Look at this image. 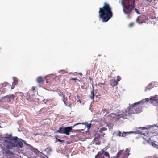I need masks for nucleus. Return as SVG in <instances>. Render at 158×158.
I'll use <instances>...</instances> for the list:
<instances>
[{"label":"nucleus","mask_w":158,"mask_h":158,"mask_svg":"<svg viewBox=\"0 0 158 158\" xmlns=\"http://www.w3.org/2000/svg\"><path fill=\"white\" fill-rule=\"evenodd\" d=\"M121 4L123 7V11L125 14H130L134 10L135 4L134 1L129 3H124L123 2H122Z\"/></svg>","instance_id":"20e7f679"},{"label":"nucleus","mask_w":158,"mask_h":158,"mask_svg":"<svg viewBox=\"0 0 158 158\" xmlns=\"http://www.w3.org/2000/svg\"><path fill=\"white\" fill-rule=\"evenodd\" d=\"M81 87V89H83L86 90V89L85 84H84L83 85H82Z\"/></svg>","instance_id":"4be33fe9"},{"label":"nucleus","mask_w":158,"mask_h":158,"mask_svg":"<svg viewBox=\"0 0 158 158\" xmlns=\"http://www.w3.org/2000/svg\"><path fill=\"white\" fill-rule=\"evenodd\" d=\"M91 95H90V97L93 100L94 99V89L91 91Z\"/></svg>","instance_id":"dca6fc26"},{"label":"nucleus","mask_w":158,"mask_h":158,"mask_svg":"<svg viewBox=\"0 0 158 158\" xmlns=\"http://www.w3.org/2000/svg\"><path fill=\"white\" fill-rule=\"evenodd\" d=\"M56 140L59 142H62V141L64 142V140H61L60 139H59L58 138H57L56 139Z\"/></svg>","instance_id":"c756f323"},{"label":"nucleus","mask_w":158,"mask_h":158,"mask_svg":"<svg viewBox=\"0 0 158 158\" xmlns=\"http://www.w3.org/2000/svg\"><path fill=\"white\" fill-rule=\"evenodd\" d=\"M121 79V78L120 76H118L117 77V79L116 80L112 79L110 80V85L114 87L116 86L119 81Z\"/></svg>","instance_id":"423d86ee"},{"label":"nucleus","mask_w":158,"mask_h":158,"mask_svg":"<svg viewBox=\"0 0 158 158\" xmlns=\"http://www.w3.org/2000/svg\"><path fill=\"white\" fill-rule=\"evenodd\" d=\"M36 81L38 84V86L40 87L43 85L44 82V81L43 79L41 76L38 77L36 79Z\"/></svg>","instance_id":"6e6552de"},{"label":"nucleus","mask_w":158,"mask_h":158,"mask_svg":"<svg viewBox=\"0 0 158 158\" xmlns=\"http://www.w3.org/2000/svg\"><path fill=\"white\" fill-rule=\"evenodd\" d=\"M77 97L78 99L77 100V102H79L80 103H81V102L80 99V97L78 95H77Z\"/></svg>","instance_id":"b1692460"},{"label":"nucleus","mask_w":158,"mask_h":158,"mask_svg":"<svg viewBox=\"0 0 158 158\" xmlns=\"http://www.w3.org/2000/svg\"><path fill=\"white\" fill-rule=\"evenodd\" d=\"M6 102L5 96L2 97L0 99V103Z\"/></svg>","instance_id":"2eb2a0df"},{"label":"nucleus","mask_w":158,"mask_h":158,"mask_svg":"<svg viewBox=\"0 0 158 158\" xmlns=\"http://www.w3.org/2000/svg\"><path fill=\"white\" fill-rule=\"evenodd\" d=\"M133 1H134V2H135V0H122V2H123L124 3L125 2L129 3L132 2Z\"/></svg>","instance_id":"f3484780"},{"label":"nucleus","mask_w":158,"mask_h":158,"mask_svg":"<svg viewBox=\"0 0 158 158\" xmlns=\"http://www.w3.org/2000/svg\"><path fill=\"white\" fill-rule=\"evenodd\" d=\"M134 9H135V11L138 14H140L139 11H138V10L136 8H135V7H134Z\"/></svg>","instance_id":"a878e982"},{"label":"nucleus","mask_w":158,"mask_h":158,"mask_svg":"<svg viewBox=\"0 0 158 158\" xmlns=\"http://www.w3.org/2000/svg\"><path fill=\"white\" fill-rule=\"evenodd\" d=\"M123 152V150H120L117 154V155L118 157H119L120 156L121 154L122 153V152Z\"/></svg>","instance_id":"5701e85b"},{"label":"nucleus","mask_w":158,"mask_h":158,"mask_svg":"<svg viewBox=\"0 0 158 158\" xmlns=\"http://www.w3.org/2000/svg\"><path fill=\"white\" fill-rule=\"evenodd\" d=\"M134 24L133 23H130L129 25V26L130 27H131L132 26L134 25Z\"/></svg>","instance_id":"2f4dec72"},{"label":"nucleus","mask_w":158,"mask_h":158,"mask_svg":"<svg viewBox=\"0 0 158 158\" xmlns=\"http://www.w3.org/2000/svg\"><path fill=\"white\" fill-rule=\"evenodd\" d=\"M87 126L89 129H90L91 127V124H88L87 123Z\"/></svg>","instance_id":"cd10ccee"},{"label":"nucleus","mask_w":158,"mask_h":158,"mask_svg":"<svg viewBox=\"0 0 158 158\" xmlns=\"http://www.w3.org/2000/svg\"><path fill=\"white\" fill-rule=\"evenodd\" d=\"M109 116L114 118H116L118 119H119V118H121L122 117H123L124 116H122L120 114L116 115L114 114L113 113H111Z\"/></svg>","instance_id":"9b49d317"},{"label":"nucleus","mask_w":158,"mask_h":158,"mask_svg":"<svg viewBox=\"0 0 158 158\" xmlns=\"http://www.w3.org/2000/svg\"><path fill=\"white\" fill-rule=\"evenodd\" d=\"M103 111H104V112H106V113H108V110L107 109H106V108H104L103 109Z\"/></svg>","instance_id":"c85d7f7f"},{"label":"nucleus","mask_w":158,"mask_h":158,"mask_svg":"<svg viewBox=\"0 0 158 158\" xmlns=\"http://www.w3.org/2000/svg\"><path fill=\"white\" fill-rule=\"evenodd\" d=\"M105 135V134H103V136H104V135Z\"/></svg>","instance_id":"4c0bfd02"},{"label":"nucleus","mask_w":158,"mask_h":158,"mask_svg":"<svg viewBox=\"0 0 158 158\" xmlns=\"http://www.w3.org/2000/svg\"><path fill=\"white\" fill-rule=\"evenodd\" d=\"M35 87H32V89L33 92H34V90H35Z\"/></svg>","instance_id":"473e14b6"},{"label":"nucleus","mask_w":158,"mask_h":158,"mask_svg":"<svg viewBox=\"0 0 158 158\" xmlns=\"http://www.w3.org/2000/svg\"><path fill=\"white\" fill-rule=\"evenodd\" d=\"M6 99V102H10L11 100H13L16 96L14 94L9 95L5 96Z\"/></svg>","instance_id":"1a4fd4ad"},{"label":"nucleus","mask_w":158,"mask_h":158,"mask_svg":"<svg viewBox=\"0 0 158 158\" xmlns=\"http://www.w3.org/2000/svg\"><path fill=\"white\" fill-rule=\"evenodd\" d=\"M73 128V127L72 126L64 127V126H62L60 127L59 129L55 131L54 133H58L68 135H69V133L71 131Z\"/></svg>","instance_id":"39448f33"},{"label":"nucleus","mask_w":158,"mask_h":158,"mask_svg":"<svg viewBox=\"0 0 158 158\" xmlns=\"http://www.w3.org/2000/svg\"><path fill=\"white\" fill-rule=\"evenodd\" d=\"M103 152H104V155L110 158L109 154L108 152H104V151H103Z\"/></svg>","instance_id":"6ab92c4d"},{"label":"nucleus","mask_w":158,"mask_h":158,"mask_svg":"<svg viewBox=\"0 0 158 158\" xmlns=\"http://www.w3.org/2000/svg\"><path fill=\"white\" fill-rule=\"evenodd\" d=\"M145 100L147 101L150 100L152 103H156V104H158V95H155L154 96H152L150 99L147 98Z\"/></svg>","instance_id":"0eeeda50"},{"label":"nucleus","mask_w":158,"mask_h":158,"mask_svg":"<svg viewBox=\"0 0 158 158\" xmlns=\"http://www.w3.org/2000/svg\"><path fill=\"white\" fill-rule=\"evenodd\" d=\"M60 96L62 97V98L64 103L66 105H67L66 101L67 100V98L66 97H65V95L64 94L63 92H60L58 94Z\"/></svg>","instance_id":"9d476101"},{"label":"nucleus","mask_w":158,"mask_h":158,"mask_svg":"<svg viewBox=\"0 0 158 158\" xmlns=\"http://www.w3.org/2000/svg\"><path fill=\"white\" fill-rule=\"evenodd\" d=\"M95 158H105V157L100 152H98V154L95 156Z\"/></svg>","instance_id":"ddd939ff"},{"label":"nucleus","mask_w":158,"mask_h":158,"mask_svg":"<svg viewBox=\"0 0 158 158\" xmlns=\"http://www.w3.org/2000/svg\"><path fill=\"white\" fill-rule=\"evenodd\" d=\"M4 139L2 140V143L1 148L2 150L3 155H14V154L10 149L13 148L17 147L18 146L20 148L23 146L22 142L23 141L21 139H19L17 137H13L11 134H6L4 135Z\"/></svg>","instance_id":"f257e3e1"},{"label":"nucleus","mask_w":158,"mask_h":158,"mask_svg":"<svg viewBox=\"0 0 158 158\" xmlns=\"http://www.w3.org/2000/svg\"><path fill=\"white\" fill-rule=\"evenodd\" d=\"M70 80H74L75 81V82H77V81L78 82H80V80L77 78H71L70 79Z\"/></svg>","instance_id":"aec40b11"},{"label":"nucleus","mask_w":158,"mask_h":158,"mask_svg":"<svg viewBox=\"0 0 158 158\" xmlns=\"http://www.w3.org/2000/svg\"><path fill=\"white\" fill-rule=\"evenodd\" d=\"M18 81L17 80H15L14 81L13 83V84L14 85V84H15V85H16V84L17 83Z\"/></svg>","instance_id":"bb28decb"},{"label":"nucleus","mask_w":158,"mask_h":158,"mask_svg":"<svg viewBox=\"0 0 158 158\" xmlns=\"http://www.w3.org/2000/svg\"><path fill=\"white\" fill-rule=\"evenodd\" d=\"M148 1L151 2H152V0H148Z\"/></svg>","instance_id":"f704fd0d"},{"label":"nucleus","mask_w":158,"mask_h":158,"mask_svg":"<svg viewBox=\"0 0 158 158\" xmlns=\"http://www.w3.org/2000/svg\"><path fill=\"white\" fill-rule=\"evenodd\" d=\"M99 84H101V85H102V84H103V83H99Z\"/></svg>","instance_id":"c9c22d12"},{"label":"nucleus","mask_w":158,"mask_h":158,"mask_svg":"<svg viewBox=\"0 0 158 158\" xmlns=\"http://www.w3.org/2000/svg\"><path fill=\"white\" fill-rule=\"evenodd\" d=\"M139 102L134 103L129 106L126 110V115L135 113H139L141 111L142 107L140 106H138Z\"/></svg>","instance_id":"7ed1b4c3"},{"label":"nucleus","mask_w":158,"mask_h":158,"mask_svg":"<svg viewBox=\"0 0 158 158\" xmlns=\"http://www.w3.org/2000/svg\"><path fill=\"white\" fill-rule=\"evenodd\" d=\"M129 152L128 149H126V152L127 153V155L128 156L129 155V153H127V152Z\"/></svg>","instance_id":"7c9ffc66"},{"label":"nucleus","mask_w":158,"mask_h":158,"mask_svg":"<svg viewBox=\"0 0 158 158\" xmlns=\"http://www.w3.org/2000/svg\"><path fill=\"white\" fill-rule=\"evenodd\" d=\"M127 133H128V132H123V133H122L121 137H125L126 135V134H127Z\"/></svg>","instance_id":"412c9836"},{"label":"nucleus","mask_w":158,"mask_h":158,"mask_svg":"<svg viewBox=\"0 0 158 158\" xmlns=\"http://www.w3.org/2000/svg\"><path fill=\"white\" fill-rule=\"evenodd\" d=\"M89 78L91 81H92L93 80L92 78L90 77H89Z\"/></svg>","instance_id":"72a5a7b5"},{"label":"nucleus","mask_w":158,"mask_h":158,"mask_svg":"<svg viewBox=\"0 0 158 158\" xmlns=\"http://www.w3.org/2000/svg\"><path fill=\"white\" fill-rule=\"evenodd\" d=\"M114 134L117 136H118L119 137H121L122 133L120 131H118L115 132L114 133Z\"/></svg>","instance_id":"4468645a"},{"label":"nucleus","mask_w":158,"mask_h":158,"mask_svg":"<svg viewBox=\"0 0 158 158\" xmlns=\"http://www.w3.org/2000/svg\"><path fill=\"white\" fill-rule=\"evenodd\" d=\"M94 140L95 142V143L96 145H99L100 144V142L99 141V138L98 137H95L94 139Z\"/></svg>","instance_id":"f8f14e48"},{"label":"nucleus","mask_w":158,"mask_h":158,"mask_svg":"<svg viewBox=\"0 0 158 158\" xmlns=\"http://www.w3.org/2000/svg\"><path fill=\"white\" fill-rule=\"evenodd\" d=\"M13 89V87L12 86L11 88V89Z\"/></svg>","instance_id":"e433bc0d"},{"label":"nucleus","mask_w":158,"mask_h":158,"mask_svg":"<svg viewBox=\"0 0 158 158\" xmlns=\"http://www.w3.org/2000/svg\"><path fill=\"white\" fill-rule=\"evenodd\" d=\"M99 17L103 22H106L112 18L113 14L110 5L106 2H104L102 7L100 8Z\"/></svg>","instance_id":"f03ea898"},{"label":"nucleus","mask_w":158,"mask_h":158,"mask_svg":"<svg viewBox=\"0 0 158 158\" xmlns=\"http://www.w3.org/2000/svg\"><path fill=\"white\" fill-rule=\"evenodd\" d=\"M82 124V123H77L75 124L73 126H72V127H75V126H76L77 125H78L79 124ZM82 124H84V123H82Z\"/></svg>","instance_id":"393cba45"},{"label":"nucleus","mask_w":158,"mask_h":158,"mask_svg":"<svg viewBox=\"0 0 158 158\" xmlns=\"http://www.w3.org/2000/svg\"><path fill=\"white\" fill-rule=\"evenodd\" d=\"M107 130V129L105 127H102V128L100 129L99 130V132H102L105 131L106 130Z\"/></svg>","instance_id":"a211bd4d"}]
</instances>
